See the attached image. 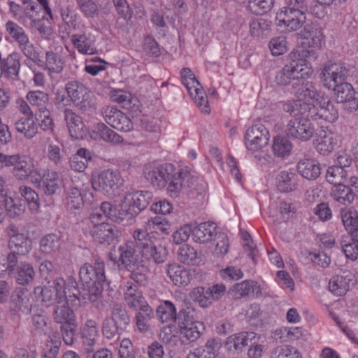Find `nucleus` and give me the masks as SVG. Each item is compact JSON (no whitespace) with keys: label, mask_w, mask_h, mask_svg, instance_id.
<instances>
[{"label":"nucleus","mask_w":358,"mask_h":358,"mask_svg":"<svg viewBox=\"0 0 358 358\" xmlns=\"http://www.w3.org/2000/svg\"><path fill=\"white\" fill-rule=\"evenodd\" d=\"M171 164L156 165L152 163L145 164L143 168V175L145 179L156 188L164 187L168 181L167 190L172 197H177L182 191L194 188L197 178L190 171L182 169L176 173Z\"/></svg>","instance_id":"1"},{"label":"nucleus","mask_w":358,"mask_h":358,"mask_svg":"<svg viewBox=\"0 0 358 358\" xmlns=\"http://www.w3.org/2000/svg\"><path fill=\"white\" fill-rule=\"evenodd\" d=\"M309 53V51L305 50L292 51L289 55L290 62L277 73L276 83L282 86L291 85L294 90L301 80L309 77L313 70L309 62L304 58Z\"/></svg>","instance_id":"2"},{"label":"nucleus","mask_w":358,"mask_h":358,"mask_svg":"<svg viewBox=\"0 0 358 358\" xmlns=\"http://www.w3.org/2000/svg\"><path fill=\"white\" fill-rule=\"evenodd\" d=\"M0 164L1 168L13 167L12 173L19 180H27L34 168L33 159L17 154L8 155L0 152Z\"/></svg>","instance_id":"3"},{"label":"nucleus","mask_w":358,"mask_h":358,"mask_svg":"<svg viewBox=\"0 0 358 358\" xmlns=\"http://www.w3.org/2000/svg\"><path fill=\"white\" fill-rule=\"evenodd\" d=\"M109 257L114 263L124 265L128 270L142 268L141 257L135 255L134 243L132 241L113 247L109 252Z\"/></svg>","instance_id":"4"},{"label":"nucleus","mask_w":358,"mask_h":358,"mask_svg":"<svg viewBox=\"0 0 358 358\" xmlns=\"http://www.w3.org/2000/svg\"><path fill=\"white\" fill-rule=\"evenodd\" d=\"M309 117L307 113L289 120L285 127L287 136L302 142L310 141L315 133V128Z\"/></svg>","instance_id":"5"},{"label":"nucleus","mask_w":358,"mask_h":358,"mask_svg":"<svg viewBox=\"0 0 358 358\" xmlns=\"http://www.w3.org/2000/svg\"><path fill=\"white\" fill-rule=\"evenodd\" d=\"M73 298L66 299H60L54 306L52 317L56 323L64 324H73L75 321V314L72 308L69 306V302L72 307L80 304V292L73 285Z\"/></svg>","instance_id":"6"},{"label":"nucleus","mask_w":358,"mask_h":358,"mask_svg":"<svg viewBox=\"0 0 358 358\" xmlns=\"http://www.w3.org/2000/svg\"><path fill=\"white\" fill-rule=\"evenodd\" d=\"M151 199L149 192H136L127 194L122 201V210L127 221L132 220L146 208Z\"/></svg>","instance_id":"7"},{"label":"nucleus","mask_w":358,"mask_h":358,"mask_svg":"<svg viewBox=\"0 0 358 358\" xmlns=\"http://www.w3.org/2000/svg\"><path fill=\"white\" fill-rule=\"evenodd\" d=\"M92 185L94 190L103 194H112L123 185V179L117 170L106 169L101 171L92 179Z\"/></svg>","instance_id":"8"},{"label":"nucleus","mask_w":358,"mask_h":358,"mask_svg":"<svg viewBox=\"0 0 358 358\" xmlns=\"http://www.w3.org/2000/svg\"><path fill=\"white\" fill-rule=\"evenodd\" d=\"M270 134L267 128L261 123H257L249 127L245 134L246 148L255 152L265 148L269 141Z\"/></svg>","instance_id":"9"},{"label":"nucleus","mask_w":358,"mask_h":358,"mask_svg":"<svg viewBox=\"0 0 358 358\" xmlns=\"http://www.w3.org/2000/svg\"><path fill=\"white\" fill-rule=\"evenodd\" d=\"M65 90L71 101L79 108L87 110L93 106L92 95L82 83L69 81L66 84Z\"/></svg>","instance_id":"10"},{"label":"nucleus","mask_w":358,"mask_h":358,"mask_svg":"<svg viewBox=\"0 0 358 358\" xmlns=\"http://www.w3.org/2000/svg\"><path fill=\"white\" fill-rule=\"evenodd\" d=\"M348 75L349 71L343 64L328 62L323 67L321 79L324 85L331 89L338 83L345 81Z\"/></svg>","instance_id":"11"},{"label":"nucleus","mask_w":358,"mask_h":358,"mask_svg":"<svg viewBox=\"0 0 358 358\" xmlns=\"http://www.w3.org/2000/svg\"><path fill=\"white\" fill-rule=\"evenodd\" d=\"M101 114L104 120L114 129L123 132L133 129L131 120L124 113L113 106H107L102 108Z\"/></svg>","instance_id":"12"},{"label":"nucleus","mask_w":358,"mask_h":358,"mask_svg":"<svg viewBox=\"0 0 358 358\" xmlns=\"http://www.w3.org/2000/svg\"><path fill=\"white\" fill-rule=\"evenodd\" d=\"M79 276L83 285L106 283V278L103 262L96 259L93 265L87 263L83 264L80 268Z\"/></svg>","instance_id":"13"},{"label":"nucleus","mask_w":358,"mask_h":358,"mask_svg":"<svg viewBox=\"0 0 358 358\" xmlns=\"http://www.w3.org/2000/svg\"><path fill=\"white\" fill-rule=\"evenodd\" d=\"M317 107L310 103L308 117L313 120L322 119L329 122H334L338 117V112L327 96H323L317 103Z\"/></svg>","instance_id":"14"},{"label":"nucleus","mask_w":358,"mask_h":358,"mask_svg":"<svg viewBox=\"0 0 358 358\" xmlns=\"http://www.w3.org/2000/svg\"><path fill=\"white\" fill-rule=\"evenodd\" d=\"M32 304L31 294L23 287L15 288L10 295L9 310L15 313H29Z\"/></svg>","instance_id":"15"},{"label":"nucleus","mask_w":358,"mask_h":358,"mask_svg":"<svg viewBox=\"0 0 358 358\" xmlns=\"http://www.w3.org/2000/svg\"><path fill=\"white\" fill-rule=\"evenodd\" d=\"M142 263V268H146L150 262L157 264L164 262L168 256L166 248L162 245H155L153 242L145 245V247L140 252Z\"/></svg>","instance_id":"16"},{"label":"nucleus","mask_w":358,"mask_h":358,"mask_svg":"<svg viewBox=\"0 0 358 358\" xmlns=\"http://www.w3.org/2000/svg\"><path fill=\"white\" fill-rule=\"evenodd\" d=\"M182 84L186 87L190 96L194 99L195 103L201 108L202 113L208 114L210 108L208 98L197 79L196 78L184 79Z\"/></svg>","instance_id":"17"},{"label":"nucleus","mask_w":358,"mask_h":358,"mask_svg":"<svg viewBox=\"0 0 358 358\" xmlns=\"http://www.w3.org/2000/svg\"><path fill=\"white\" fill-rule=\"evenodd\" d=\"M66 196L64 199L66 208L72 213H76L83 206V198L79 185L74 180L64 184Z\"/></svg>","instance_id":"18"},{"label":"nucleus","mask_w":358,"mask_h":358,"mask_svg":"<svg viewBox=\"0 0 358 358\" xmlns=\"http://www.w3.org/2000/svg\"><path fill=\"white\" fill-rule=\"evenodd\" d=\"M306 20V15H297L287 11H281L276 17V24L285 31L292 32L302 27Z\"/></svg>","instance_id":"19"},{"label":"nucleus","mask_w":358,"mask_h":358,"mask_svg":"<svg viewBox=\"0 0 358 358\" xmlns=\"http://www.w3.org/2000/svg\"><path fill=\"white\" fill-rule=\"evenodd\" d=\"M71 41L81 54L94 55L97 52V49L95 47V37L87 30H85L83 34H73Z\"/></svg>","instance_id":"20"},{"label":"nucleus","mask_w":358,"mask_h":358,"mask_svg":"<svg viewBox=\"0 0 358 358\" xmlns=\"http://www.w3.org/2000/svg\"><path fill=\"white\" fill-rule=\"evenodd\" d=\"M90 234L97 242L110 245L117 240L120 231L115 225L106 222L94 229H90Z\"/></svg>","instance_id":"21"},{"label":"nucleus","mask_w":358,"mask_h":358,"mask_svg":"<svg viewBox=\"0 0 358 358\" xmlns=\"http://www.w3.org/2000/svg\"><path fill=\"white\" fill-rule=\"evenodd\" d=\"M83 343L86 353H91L94 351V346L96 345L99 338L97 322L92 319L87 320L82 329Z\"/></svg>","instance_id":"22"},{"label":"nucleus","mask_w":358,"mask_h":358,"mask_svg":"<svg viewBox=\"0 0 358 358\" xmlns=\"http://www.w3.org/2000/svg\"><path fill=\"white\" fill-rule=\"evenodd\" d=\"M294 93L299 100H312L317 103L324 94L317 90L315 84L301 80L294 90Z\"/></svg>","instance_id":"23"},{"label":"nucleus","mask_w":358,"mask_h":358,"mask_svg":"<svg viewBox=\"0 0 358 358\" xmlns=\"http://www.w3.org/2000/svg\"><path fill=\"white\" fill-rule=\"evenodd\" d=\"M64 118L71 137L79 139L85 134V124L81 117L72 110H64Z\"/></svg>","instance_id":"24"},{"label":"nucleus","mask_w":358,"mask_h":358,"mask_svg":"<svg viewBox=\"0 0 358 358\" xmlns=\"http://www.w3.org/2000/svg\"><path fill=\"white\" fill-rule=\"evenodd\" d=\"M216 236V226L211 222H205L192 229V238L194 242L206 243Z\"/></svg>","instance_id":"25"},{"label":"nucleus","mask_w":358,"mask_h":358,"mask_svg":"<svg viewBox=\"0 0 358 358\" xmlns=\"http://www.w3.org/2000/svg\"><path fill=\"white\" fill-rule=\"evenodd\" d=\"M124 299L127 306L133 309L140 308L143 305L148 304L142 292L131 282H127L124 285Z\"/></svg>","instance_id":"26"},{"label":"nucleus","mask_w":358,"mask_h":358,"mask_svg":"<svg viewBox=\"0 0 358 358\" xmlns=\"http://www.w3.org/2000/svg\"><path fill=\"white\" fill-rule=\"evenodd\" d=\"M299 35L301 38L309 40V45L316 48H320L324 38L321 28L313 23L305 24Z\"/></svg>","instance_id":"27"},{"label":"nucleus","mask_w":358,"mask_h":358,"mask_svg":"<svg viewBox=\"0 0 358 358\" xmlns=\"http://www.w3.org/2000/svg\"><path fill=\"white\" fill-rule=\"evenodd\" d=\"M297 171L307 180H315L321 174L320 164L313 159H303L297 164Z\"/></svg>","instance_id":"28"},{"label":"nucleus","mask_w":358,"mask_h":358,"mask_svg":"<svg viewBox=\"0 0 358 358\" xmlns=\"http://www.w3.org/2000/svg\"><path fill=\"white\" fill-rule=\"evenodd\" d=\"M155 317L153 309L148 304L143 305L136 315V324L141 333L150 330L151 322Z\"/></svg>","instance_id":"29"},{"label":"nucleus","mask_w":358,"mask_h":358,"mask_svg":"<svg viewBox=\"0 0 358 358\" xmlns=\"http://www.w3.org/2000/svg\"><path fill=\"white\" fill-rule=\"evenodd\" d=\"M167 275L176 285L186 286L192 279L189 271L183 266L173 264L167 268Z\"/></svg>","instance_id":"30"},{"label":"nucleus","mask_w":358,"mask_h":358,"mask_svg":"<svg viewBox=\"0 0 358 358\" xmlns=\"http://www.w3.org/2000/svg\"><path fill=\"white\" fill-rule=\"evenodd\" d=\"M320 138L317 140L315 148L322 155L331 153L338 144V136L331 131H322Z\"/></svg>","instance_id":"31"},{"label":"nucleus","mask_w":358,"mask_h":358,"mask_svg":"<svg viewBox=\"0 0 358 358\" xmlns=\"http://www.w3.org/2000/svg\"><path fill=\"white\" fill-rule=\"evenodd\" d=\"M40 250L46 255H52L58 252L62 246L61 236L50 233L43 236L39 241Z\"/></svg>","instance_id":"32"},{"label":"nucleus","mask_w":358,"mask_h":358,"mask_svg":"<svg viewBox=\"0 0 358 358\" xmlns=\"http://www.w3.org/2000/svg\"><path fill=\"white\" fill-rule=\"evenodd\" d=\"M26 98L29 103L38 108L40 113H46L51 106L50 98L48 93L40 91H30L27 93Z\"/></svg>","instance_id":"33"},{"label":"nucleus","mask_w":358,"mask_h":358,"mask_svg":"<svg viewBox=\"0 0 358 358\" xmlns=\"http://www.w3.org/2000/svg\"><path fill=\"white\" fill-rule=\"evenodd\" d=\"M180 329L183 343L194 342L201 335L204 330V325L202 322L196 321L189 324H180Z\"/></svg>","instance_id":"34"},{"label":"nucleus","mask_w":358,"mask_h":358,"mask_svg":"<svg viewBox=\"0 0 358 358\" xmlns=\"http://www.w3.org/2000/svg\"><path fill=\"white\" fill-rule=\"evenodd\" d=\"M350 275H338L331 278L329 282V289L336 296L345 295L350 288Z\"/></svg>","instance_id":"35"},{"label":"nucleus","mask_w":358,"mask_h":358,"mask_svg":"<svg viewBox=\"0 0 358 358\" xmlns=\"http://www.w3.org/2000/svg\"><path fill=\"white\" fill-rule=\"evenodd\" d=\"M298 185V177L292 172L282 171L277 177V187L282 192L294 191Z\"/></svg>","instance_id":"36"},{"label":"nucleus","mask_w":358,"mask_h":358,"mask_svg":"<svg viewBox=\"0 0 358 358\" xmlns=\"http://www.w3.org/2000/svg\"><path fill=\"white\" fill-rule=\"evenodd\" d=\"M110 99L112 101L122 104V107L133 110L136 102L138 101L136 97L131 94L122 90H112L109 94Z\"/></svg>","instance_id":"37"},{"label":"nucleus","mask_w":358,"mask_h":358,"mask_svg":"<svg viewBox=\"0 0 358 358\" xmlns=\"http://www.w3.org/2000/svg\"><path fill=\"white\" fill-rule=\"evenodd\" d=\"M92 156L86 148H80L70 159L71 169L77 172H83L87 167L88 162L91 161Z\"/></svg>","instance_id":"38"},{"label":"nucleus","mask_w":358,"mask_h":358,"mask_svg":"<svg viewBox=\"0 0 358 358\" xmlns=\"http://www.w3.org/2000/svg\"><path fill=\"white\" fill-rule=\"evenodd\" d=\"M261 336L254 332H242L228 338V343H233L236 351H242L252 341L260 340Z\"/></svg>","instance_id":"39"},{"label":"nucleus","mask_w":358,"mask_h":358,"mask_svg":"<svg viewBox=\"0 0 358 358\" xmlns=\"http://www.w3.org/2000/svg\"><path fill=\"white\" fill-rule=\"evenodd\" d=\"M292 150V143L286 136H277L273 139L272 150L277 157L289 156Z\"/></svg>","instance_id":"40"},{"label":"nucleus","mask_w":358,"mask_h":358,"mask_svg":"<svg viewBox=\"0 0 358 358\" xmlns=\"http://www.w3.org/2000/svg\"><path fill=\"white\" fill-rule=\"evenodd\" d=\"M8 246L10 250L19 255H26L32 248L31 240L24 234L9 239Z\"/></svg>","instance_id":"41"},{"label":"nucleus","mask_w":358,"mask_h":358,"mask_svg":"<svg viewBox=\"0 0 358 358\" xmlns=\"http://www.w3.org/2000/svg\"><path fill=\"white\" fill-rule=\"evenodd\" d=\"M93 133L106 142L120 144L123 141V138L121 136L117 134L103 123H98L95 126Z\"/></svg>","instance_id":"42"},{"label":"nucleus","mask_w":358,"mask_h":358,"mask_svg":"<svg viewBox=\"0 0 358 358\" xmlns=\"http://www.w3.org/2000/svg\"><path fill=\"white\" fill-rule=\"evenodd\" d=\"M59 13L62 21L74 31L80 30L84 25L78 21V15L75 13L72 6L65 5L59 8Z\"/></svg>","instance_id":"43"},{"label":"nucleus","mask_w":358,"mask_h":358,"mask_svg":"<svg viewBox=\"0 0 358 358\" xmlns=\"http://www.w3.org/2000/svg\"><path fill=\"white\" fill-rule=\"evenodd\" d=\"M332 198L342 204L350 203L355 198V192L352 188L339 183L334 185L331 193Z\"/></svg>","instance_id":"44"},{"label":"nucleus","mask_w":358,"mask_h":358,"mask_svg":"<svg viewBox=\"0 0 358 358\" xmlns=\"http://www.w3.org/2000/svg\"><path fill=\"white\" fill-rule=\"evenodd\" d=\"M121 330H125L130 322L129 316L124 307L119 303H115L111 308V316L109 317Z\"/></svg>","instance_id":"45"},{"label":"nucleus","mask_w":358,"mask_h":358,"mask_svg":"<svg viewBox=\"0 0 358 358\" xmlns=\"http://www.w3.org/2000/svg\"><path fill=\"white\" fill-rule=\"evenodd\" d=\"M157 318L163 323L175 322L177 313L175 306L169 301H165L156 310Z\"/></svg>","instance_id":"46"},{"label":"nucleus","mask_w":358,"mask_h":358,"mask_svg":"<svg viewBox=\"0 0 358 358\" xmlns=\"http://www.w3.org/2000/svg\"><path fill=\"white\" fill-rule=\"evenodd\" d=\"M259 290V286L253 280H244L236 283L229 289V292L235 299H241L248 295L251 290Z\"/></svg>","instance_id":"47"},{"label":"nucleus","mask_w":358,"mask_h":358,"mask_svg":"<svg viewBox=\"0 0 358 358\" xmlns=\"http://www.w3.org/2000/svg\"><path fill=\"white\" fill-rule=\"evenodd\" d=\"M5 29L9 38L17 45L22 43H24L23 41L29 38L25 30L14 21L8 20L6 22Z\"/></svg>","instance_id":"48"},{"label":"nucleus","mask_w":358,"mask_h":358,"mask_svg":"<svg viewBox=\"0 0 358 358\" xmlns=\"http://www.w3.org/2000/svg\"><path fill=\"white\" fill-rule=\"evenodd\" d=\"M48 318L45 310L36 309L34 311L31 317V324L34 331L41 334L45 335L49 330Z\"/></svg>","instance_id":"49"},{"label":"nucleus","mask_w":358,"mask_h":358,"mask_svg":"<svg viewBox=\"0 0 358 358\" xmlns=\"http://www.w3.org/2000/svg\"><path fill=\"white\" fill-rule=\"evenodd\" d=\"M35 276V271L31 264L22 262L17 268L15 280L20 285H27L32 282Z\"/></svg>","instance_id":"50"},{"label":"nucleus","mask_w":358,"mask_h":358,"mask_svg":"<svg viewBox=\"0 0 358 358\" xmlns=\"http://www.w3.org/2000/svg\"><path fill=\"white\" fill-rule=\"evenodd\" d=\"M99 212L103 215L104 217H108L116 222H128L126 216L122 213V203L120 204V209L117 210L110 202H103L101 205Z\"/></svg>","instance_id":"51"},{"label":"nucleus","mask_w":358,"mask_h":358,"mask_svg":"<svg viewBox=\"0 0 358 358\" xmlns=\"http://www.w3.org/2000/svg\"><path fill=\"white\" fill-rule=\"evenodd\" d=\"M3 64L5 76L11 79H16L18 76L20 67L18 54L12 53L9 55L7 58L3 60Z\"/></svg>","instance_id":"52"},{"label":"nucleus","mask_w":358,"mask_h":358,"mask_svg":"<svg viewBox=\"0 0 358 358\" xmlns=\"http://www.w3.org/2000/svg\"><path fill=\"white\" fill-rule=\"evenodd\" d=\"M331 89L334 90L338 103H344L349 101L355 94L352 86L345 80L338 83V84L331 87Z\"/></svg>","instance_id":"53"},{"label":"nucleus","mask_w":358,"mask_h":358,"mask_svg":"<svg viewBox=\"0 0 358 358\" xmlns=\"http://www.w3.org/2000/svg\"><path fill=\"white\" fill-rule=\"evenodd\" d=\"M270 358H303L302 354L294 346L282 345L274 348Z\"/></svg>","instance_id":"54"},{"label":"nucleus","mask_w":358,"mask_h":358,"mask_svg":"<svg viewBox=\"0 0 358 358\" xmlns=\"http://www.w3.org/2000/svg\"><path fill=\"white\" fill-rule=\"evenodd\" d=\"M342 222L349 233L358 228V213L352 208H343L341 211Z\"/></svg>","instance_id":"55"},{"label":"nucleus","mask_w":358,"mask_h":358,"mask_svg":"<svg viewBox=\"0 0 358 358\" xmlns=\"http://www.w3.org/2000/svg\"><path fill=\"white\" fill-rule=\"evenodd\" d=\"M146 231L150 233L156 234H169L170 230V224L164 218L159 216L152 217L145 223Z\"/></svg>","instance_id":"56"},{"label":"nucleus","mask_w":358,"mask_h":358,"mask_svg":"<svg viewBox=\"0 0 358 358\" xmlns=\"http://www.w3.org/2000/svg\"><path fill=\"white\" fill-rule=\"evenodd\" d=\"M309 105L310 103L299 99L289 101L283 104V110L295 117H298V115H305L308 113Z\"/></svg>","instance_id":"57"},{"label":"nucleus","mask_w":358,"mask_h":358,"mask_svg":"<svg viewBox=\"0 0 358 358\" xmlns=\"http://www.w3.org/2000/svg\"><path fill=\"white\" fill-rule=\"evenodd\" d=\"M189 296L202 308H207L213 303L208 287H195L190 292Z\"/></svg>","instance_id":"58"},{"label":"nucleus","mask_w":358,"mask_h":358,"mask_svg":"<svg viewBox=\"0 0 358 358\" xmlns=\"http://www.w3.org/2000/svg\"><path fill=\"white\" fill-rule=\"evenodd\" d=\"M15 125L16 130L27 138H32L37 133V126L31 118H21Z\"/></svg>","instance_id":"59"},{"label":"nucleus","mask_w":358,"mask_h":358,"mask_svg":"<svg viewBox=\"0 0 358 358\" xmlns=\"http://www.w3.org/2000/svg\"><path fill=\"white\" fill-rule=\"evenodd\" d=\"M34 294L41 296V301L45 306L55 305L59 301V296L52 287H36Z\"/></svg>","instance_id":"60"},{"label":"nucleus","mask_w":358,"mask_h":358,"mask_svg":"<svg viewBox=\"0 0 358 358\" xmlns=\"http://www.w3.org/2000/svg\"><path fill=\"white\" fill-rule=\"evenodd\" d=\"M178 259L186 264L195 265L199 262L197 252L189 245H183L179 248Z\"/></svg>","instance_id":"61"},{"label":"nucleus","mask_w":358,"mask_h":358,"mask_svg":"<svg viewBox=\"0 0 358 358\" xmlns=\"http://www.w3.org/2000/svg\"><path fill=\"white\" fill-rule=\"evenodd\" d=\"M42 183L43 192L47 195L54 194L60 188L59 176L56 172L48 173Z\"/></svg>","instance_id":"62"},{"label":"nucleus","mask_w":358,"mask_h":358,"mask_svg":"<svg viewBox=\"0 0 358 358\" xmlns=\"http://www.w3.org/2000/svg\"><path fill=\"white\" fill-rule=\"evenodd\" d=\"M47 69L54 73H59L64 67V61L60 55L54 52H47L45 56Z\"/></svg>","instance_id":"63"},{"label":"nucleus","mask_w":358,"mask_h":358,"mask_svg":"<svg viewBox=\"0 0 358 358\" xmlns=\"http://www.w3.org/2000/svg\"><path fill=\"white\" fill-rule=\"evenodd\" d=\"M273 6V0H250L248 10L255 15H263L269 11Z\"/></svg>","instance_id":"64"}]
</instances>
